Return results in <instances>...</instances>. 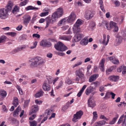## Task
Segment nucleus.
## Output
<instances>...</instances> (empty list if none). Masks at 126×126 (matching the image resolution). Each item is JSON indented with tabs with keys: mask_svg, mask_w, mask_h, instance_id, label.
I'll return each instance as SVG.
<instances>
[{
	"mask_svg": "<svg viewBox=\"0 0 126 126\" xmlns=\"http://www.w3.org/2000/svg\"><path fill=\"white\" fill-rule=\"evenodd\" d=\"M19 11V7L16 6H15L13 8L12 10V12L14 14L16 13Z\"/></svg>",
	"mask_w": 126,
	"mask_h": 126,
	"instance_id": "2f4dec72",
	"label": "nucleus"
},
{
	"mask_svg": "<svg viewBox=\"0 0 126 126\" xmlns=\"http://www.w3.org/2000/svg\"><path fill=\"white\" fill-rule=\"evenodd\" d=\"M88 43V40L86 37L84 38L80 42V44L82 46L86 45Z\"/></svg>",
	"mask_w": 126,
	"mask_h": 126,
	"instance_id": "cd10ccee",
	"label": "nucleus"
},
{
	"mask_svg": "<svg viewBox=\"0 0 126 126\" xmlns=\"http://www.w3.org/2000/svg\"><path fill=\"white\" fill-rule=\"evenodd\" d=\"M7 93L6 91L4 90L0 91V96L2 98H4L6 96Z\"/></svg>",
	"mask_w": 126,
	"mask_h": 126,
	"instance_id": "bb28decb",
	"label": "nucleus"
},
{
	"mask_svg": "<svg viewBox=\"0 0 126 126\" xmlns=\"http://www.w3.org/2000/svg\"><path fill=\"white\" fill-rule=\"evenodd\" d=\"M72 30L73 33L75 34H77L81 31L79 27L74 24Z\"/></svg>",
	"mask_w": 126,
	"mask_h": 126,
	"instance_id": "dca6fc26",
	"label": "nucleus"
},
{
	"mask_svg": "<svg viewBox=\"0 0 126 126\" xmlns=\"http://www.w3.org/2000/svg\"><path fill=\"white\" fill-rule=\"evenodd\" d=\"M26 48L25 46H23L21 47L18 48L16 49H15L14 50V53H16L18 52L19 51L22 50L23 49L25 48Z\"/></svg>",
	"mask_w": 126,
	"mask_h": 126,
	"instance_id": "e433bc0d",
	"label": "nucleus"
},
{
	"mask_svg": "<svg viewBox=\"0 0 126 126\" xmlns=\"http://www.w3.org/2000/svg\"><path fill=\"white\" fill-rule=\"evenodd\" d=\"M29 101L28 100H27L24 102V107L25 108L28 105Z\"/></svg>",
	"mask_w": 126,
	"mask_h": 126,
	"instance_id": "774afa93",
	"label": "nucleus"
},
{
	"mask_svg": "<svg viewBox=\"0 0 126 126\" xmlns=\"http://www.w3.org/2000/svg\"><path fill=\"white\" fill-rule=\"evenodd\" d=\"M31 110L29 112V114L31 115L33 113H36L39 110V108L37 105H34L32 106Z\"/></svg>",
	"mask_w": 126,
	"mask_h": 126,
	"instance_id": "9b49d317",
	"label": "nucleus"
},
{
	"mask_svg": "<svg viewBox=\"0 0 126 126\" xmlns=\"http://www.w3.org/2000/svg\"><path fill=\"white\" fill-rule=\"evenodd\" d=\"M119 116V115L118 114H116V117L114 118L113 119L110 121V122L109 123L110 125H113L114 124L116 121V120L117 118Z\"/></svg>",
	"mask_w": 126,
	"mask_h": 126,
	"instance_id": "7c9ffc66",
	"label": "nucleus"
},
{
	"mask_svg": "<svg viewBox=\"0 0 126 126\" xmlns=\"http://www.w3.org/2000/svg\"><path fill=\"white\" fill-rule=\"evenodd\" d=\"M105 62V59H103L101 60L100 63L99 65H104V63Z\"/></svg>",
	"mask_w": 126,
	"mask_h": 126,
	"instance_id": "13d9d810",
	"label": "nucleus"
},
{
	"mask_svg": "<svg viewBox=\"0 0 126 126\" xmlns=\"http://www.w3.org/2000/svg\"><path fill=\"white\" fill-rule=\"evenodd\" d=\"M48 14V12H44L41 13L40 16L42 17L46 16Z\"/></svg>",
	"mask_w": 126,
	"mask_h": 126,
	"instance_id": "603ef678",
	"label": "nucleus"
},
{
	"mask_svg": "<svg viewBox=\"0 0 126 126\" xmlns=\"http://www.w3.org/2000/svg\"><path fill=\"white\" fill-rule=\"evenodd\" d=\"M114 64H117L119 63V61L116 58L112 57H111L108 58Z\"/></svg>",
	"mask_w": 126,
	"mask_h": 126,
	"instance_id": "412c9836",
	"label": "nucleus"
},
{
	"mask_svg": "<svg viewBox=\"0 0 126 126\" xmlns=\"http://www.w3.org/2000/svg\"><path fill=\"white\" fill-rule=\"evenodd\" d=\"M105 89L104 87L101 86L99 88V91L101 92H103L104 91Z\"/></svg>",
	"mask_w": 126,
	"mask_h": 126,
	"instance_id": "338daca9",
	"label": "nucleus"
},
{
	"mask_svg": "<svg viewBox=\"0 0 126 126\" xmlns=\"http://www.w3.org/2000/svg\"><path fill=\"white\" fill-rule=\"evenodd\" d=\"M44 94V92L41 89L35 94V96L36 98L39 97H40L42 96Z\"/></svg>",
	"mask_w": 126,
	"mask_h": 126,
	"instance_id": "b1692460",
	"label": "nucleus"
},
{
	"mask_svg": "<svg viewBox=\"0 0 126 126\" xmlns=\"http://www.w3.org/2000/svg\"><path fill=\"white\" fill-rule=\"evenodd\" d=\"M99 68L101 70V71L102 72L104 71V65H99Z\"/></svg>",
	"mask_w": 126,
	"mask_h": 126,
	"instance_id": "0e129e2a",
	"label": "nucleus"
},
{
	"mask_svg": "<svg viewBox=\"0 0 126 126\" xmlns=\"http://www.w3.org/2000/svg\"><path fill=\"white\" fill-rule=\"evenodd\" d=\"M40 45L43 47H50L51 44L50 42H47L46 40H42L40 42Z\"/></svg>",
	"mask_w": 126,
	"mask_h": 126,
	"instance_id": "ddd939ff",
	"label": "nucleus"
},
{
	"mask_svg": "<svg viewBox=\"0 0 126 126\" xmlns=\"http://www.w3.org/2000/svg\"><path fill=\"white\" fill-rule=\"evenodd\" d=\"M52 83V80L50 79H48L47 81H45L43 85V89L45 91H48L51 89V86L49 84Z\"/></svg>",
	"mask_w": 126,
	"mask_h": 126,
	"instance_id": "423d86ee",
	"label": "nucleus"
},
{
	"mask_svg": "<svg viewBox=\"0 0 126 126\" xmlns=\"http://www.w3.org/2000/svg\"><path fill=\"white\" fill-rule=\"evenodd\" d=\"M29 1V0H25L24 1L21 2L19 4L20 6L25 5Z\"/></svg>",
	"mask_w": 126,
	"mask_h": 126,
	"instance_id": "79ce46f5",
	"label": "nucleus"
},
{
	"mask_svg": "<svg viewBox=\"0 0 126 126\" xmlns=\"http://www.w3.org/2000/svg\"><path fill=\"white\" fill-rule=\"evenodd\" d=\"M63 9L61 7L58 8L56 11L52 14L51 16L52 18L56 19L60 18L62 16L63 14Z\"/></svg>",
	"mask_w": 126,
	"mask_h": 126,
	"instance_id": "7ed1b4c3",
	"label": "nucleus"
},
{
	"mask_svg": "<svg viewBox=\"0 0 126 126\" xmlns=\"http://www.w3.org/2000/svg\"><path fill=\"white\" fill-rule=\"evenodd\" d=\"M13 6V3L10 1L5 8L0 9V18L2 19H5L7 18L8 12L11 10Z\"/></svg>",
	"mask_w": 126,
	"mask_h": 126,
	"instance_id": "f257e3e1",
	"label": "nucleus"
},
{
	"mask_svg": "<svg viewBox=\"0 0 126 126\" xmlns=\"http://www.w3.org/2000/svg\"><path fill=\"white\" fill-rule=\"evenodd\" d=\"M24 23L25 24H27L29 22L31 19V16L28 15H25L23 17Z\"/></svg>",
	"mask_w": 126,
	"mask_h": 126,
	"instance_id": "2eb2a0df",
	"label": "nucleus"
},
{
	"mask_svg": "<svg viewBox=\"0 0 126 126\" xmlns=\"http://www.w3.org/2000/svg\"><path fill=\"white\" fill-rule=\"evenodd\" d=\"M32 37L33 38L36 37L37 38H40V36L38 34H33Z\"/></svg>",
	"mask_w": 126,
	"mask_h": 126,
	"instance_id": "6e6d98bb",
	"label": "nucleus"
},
{
	"mask_svg": "<svg viewBox=\"0 0 126 126\" xmlns=\"http://www.w3.org/2000/svg\"><path fill=\"white\" fill-rule=\"evenodd\" d=\"M88 105L89 107L93 108L95 105V104L94 100L91 97L88 100Z\"/></svg>",
	"mask_w": 126,
	"mask_h": 126,
	"instance_id": "4468645a",
	"label": "nucleus"
},
{
	"mask_svg": "<svg viewBox=\"0 0 126 126\" xmlns=\"http://www.w3.org/2000/svg\"><path fill=\"white\" fill-rule=\"evenodd\" d=\"M121 35L123 37L126 39V31L122 32H121Z\"/></svg>",
	"mask_w": 126,
	"mask_h": 126,
	"instance_id": "5fc2aeb1",
	"label": "nucleus"
},
{
	"mask_svg": "<svg viewBox=\"0 0 126 126\" xmlns=\"http://www.w3.org/2000/svg\"><path fill=\"white\" fill-rule=\"evenodd\" d=\"M95 90L96 88L91 85L87 88L85 93L87 95H88L91 94L92 95H93L97 93Z\"/></svg>",
	"mask_w": 126,
	"mask_h": 126,
	"instance_id": "39448f33",
	"label": "nucleus"
},
{
	"mask_svg": "<svg viewBox=\"0 0 126 126\" xmlns=\"http://www.w3.org/2000/svg\"><path fill=\"white\" fill-rule=\"evenodd\" d=\"M115 5V7H118L120 4V3L117 0H112Z\"/></svg>",
	"mask_w": 126,
	"mask_h": 126,
	"instance_id": "c03bdc74",
	"label": "nucleus"
},
{
	"mask_svg": "<svg viewBox=\"0 0 126 126\" xmlns=\"http://www.w3.org/2000/svg\"><path fill=\"white\" fill-rule=\"evenodd\" d=\"M106 122L102 120L95 122L94 124V126H101L104 125Z\"/></svg>",
	"mask_w": 126,
	"mask_h": 126,
	"instance_id": "a878e982",
	"label": "nucleus"
},
{
	"mask_svg": "<svg viewBox=\"0 0 126 126\" xmlns=\"http://www.w3.org/2000/svg\"><path fill=\"white\" fill-rule=\"evenodd\" d=\"M66 21V19L65 18H64L61 19L59 22L58 25L59 26H60L62 24H64Z\"/></svg>",
	"mask_w": 126,
	"mask_h": 126,
	"instance_id": "a19ab883",
	"label": "nucleus"
},
{
	"mask_svg": "<svg viewBox=\"0 0 126 126\" xmlns=\"http://www.w3.org/2000/svg\"><path fill=\"white\" fill-rule=\"evenodd\" d=\"M59 39L62 40L69 41L70 40V38L69 36L63 35L60 36L59 37Z\"/></svg>",
	"mask_w": 126,
	"mask_h": 126,
	"instance_id": "5701e85b",
	"label": "nucleus"
},
{
	"mask_svg": "<svg viewBox=\"0 0 126 126\" xmlns=\"http://www.w3.org/2000/svg\"><path fill=\"white\" fill-rule=\"evenodd\" d=\"M93 119H96V118L97 117V114L96 111H94L93 112Z\"/></svg>",
	"mask_w": 126,
	"mask_h": 126,
	"instance_id": "4d7b16f0",
	"label": "nucleus"
},
{
	"mask_svg": "<svg viewBox=\"0 0 126 126\" xmlns=\"http://www.w3.org/2000/svg\"><path fill=\"white\" fill-rule=\"evenodd\" d=\"M69 106V103H68L66 105L63 107L62 110L63 111H65L66 110L68 109Z\"/></svg>",
	"mask_w": 126,
	"mask_h": 126,
	"instance_id": "49530a36",
	"label": "nucleus"
},
{
	"mask_svg": "<svg viewBox=\"0 0 126 126\" xmlns=\"http://www.w3.org/2000/svg\"><path fill=\"white\" fill-rule=\"evenodd\" d=\"M115 67L114 66H112L110 67V68L106 70V73L107 74L109 75L110 73L113 70H114L115 68Z\"/></svg>",
	"mask_w": 126,
	"mask_h": 126,
	"instance_id": "c756f323",
	"label": "nucleus"
},
{
	"mask_svg": "<svg viewBox=\"0 0 126 126\" xmlns=\"http://www.w3.org/2000/svg\"><path fill=\"white\" fill-rule=\"evenodd\" d=\"M83 113V112L81 110L77 112L76 114H74L72 121L75 122H76L77 119H79L81 118Z\"/></svg>",
	"mask_w": 126,
	"mask_h": 126,
	"instance_id": "1a4fd4ad",
	"label": "nucleus"
},
{
	"mask_svg": "<svg viewBox=\"0 0 126 126\" xmlns=\"http://www.w3.org/2000/svg\"><path fill=\"white\" fill-rule=\"evenodd\" d=\"M31 63L30 66L32 67H37L42 65L45 63L44 60L41 57L37 56L34 57L30 60Z\"/></svg>",
	"mask_w": 126,
	"mask_h": 126,
	"instance_id": "f03ea898",
	"label": "nucleus"
},
{
	"mask_svg": "<svg viewBox=\"0 0 126 126\" xmlns=\"http://www.w3.org/2000/svg\"><path fill=\"white\" fill-rule=\"evenodd\" d=\"M51 17V19L50 18V17H47L46 18V25L45 27V28H47L50 23L53 24L56 22V19H55L52 18V16Z\"/></svg>",
	"mask_w": 126,
	"mask_h": 126,
	"instance_id": "f8f14e48",
	"label": "nucleus"
},
{
	"mask_svg": "<svg viewBox=\"0 0 126 126\" xmlns=\"http://www.w3.org/2000/svg\"><path fill=\"white\" fill-rule=\"evenodd\" d=\"M18 100L17 98L15 97L13 101V104L15 107H16L18 104Z\"/></svg>",
	"mask_w": 126,
	"mask_h": 126,
	"instance_id": "4c0bfd02",
	"label": "nucleus"
},
{
	"mask_svg": "<svg viewBox=\"0 0 126 126\" xmlns=\"http://www.w3.org/2000/svg\"><path fill=\"white\" fill-rule=\"evenodd\" d=\"M54 47L56 50L61 51H64L68 49L67 47L61 42H59L55 44Z\"/></svg>",
	"mask_w": 126,
	"mask_h": 126,
	"instance_id": "20e7f679",
	"label": "nucleus"
},
{
	"mask_svg": "<svg viewBox=\"0 0 126 126\" xmlns=\"http://www.w3.org/2000/svg\"><path fill=\"white\" fill-rule=\"evenodd\" d=\"M98 75L97 74H94L92 75L89 79V82H91L95 80L98 78Z\"/></svg>",
	"mask_w": 126,
	"mask_h": 126,
	"instance_id": "6ab92c4d",
	"label": "nucleus"
},
{
	"mask_svg": "<svg viewBox=\"0 0 126 126\" xmlns=\"http://www.w3.org/2000/svg\"><path fill=\"white\" fill-rule=\"evenodd\" d=\"M50 1L51 3L53 4H56L58 2L59 0H56L53 1L50 0Z\"/></svg>",
	"mask_w": 126,
	"mask_h": 126,
	"instance_id": "e2e57ef3",
	"label": "nucleus"
},
{
	"mask_svg": "<svg viewBox=\"0 0 126 126\" xmlns=\"http://www.w3.org/2000/svg\"><path fill=\"white\" fill-rule=\"evenodd\" d=\"M21 109L19 106H18L16 110L14 111L13 116H16L18 115L19 113L21 112Z\"/></svg>",
	"mask_w": 126,
	"mask_h": 126,
	"instance_id": "393cba45",
	"label": "nucleus"
},
{
	"mask_svg": "<svg viewBox=\"0 0 126 126\" xmlns=\"http://www.w3.org/2000/svg\"><path fill=\"white\" fill-rule=\"evenodd\" d=\"M3 111L4 112H7V110L6 108V106L4 105L2 106V107Z\"/></svg>",
	"mask_w": 126,
	"mask_h": 126,
	"instance_id": "052dcab7",
	"label": "nucleus"
},
{
	"mask_svg": "<svg viewBox=\"0 0 126 126\" xmlns=\"http://www.w3.org/2000/svg\"><path fill=\"white\" fill-rule=\"evenodd\" d=\"M66 82L69 85L72 84L73 83L72 80L69 79H67L66 81Z\"/></svg>",
	"mask_w": 126,
	"mask_h": 126,
	"instance_id": "864d4df0",
	"label": "nucleus"
},
{
	"mask_svg": "<svg viewBox=\"0 0 126 126\" xmlns=\"http://www.w3.org/2000/svg\"><path fill=\"white\" fill-rule=\"evenodd\" d=\"M82 23V22L80 20H78L74 24L77 26H78L79 27L81 25Z\"/></svg>",
	"mask_w": 126,
	"mask_h": 126,
	"instance_id": "8fccbe9b",
	"label": "nucleus"
},
{
	"mask_svg": "<svg viewBox=\"0 0 126 126\" xmlns=\"http://www.w3.org/2000/svg\"><path fill=\"white\" fill-rule=\"evenodd\" d=\"M122 39L121 38H117L116 39V44L115 45L117 46L119 45L122 42Z\"/></svg>",
	"mask_w": 126,
	"mask_h": 126,
	"instance_id": "ea45409f",
	"label": "nucleus"
},
{
	"mask_svg": "<svg viewBox=\"0 0 126 126\" xmlns=\"http://www.w3.org/2000/svg\"><path fill=\"white\" fill-rule=\"evenodd\" d=\"M6 34L7 35H10L12 37H14L16 35V33L15 32H11L7 33Z\"/></svg>",
	"mask_w": 126,
	"mask_h": 126,
	"instance_id": "37998d69",
	"label": "nucleus"
},
{
	"mask_svg": "<svg viewBox=\"0 0 126 126\" xmlns=\"http://www.w3.org/2000/svg\"><path fill=\"white\" fill-rule=\"evenodd\" d=\"M30 124V126H36L37 124V122L34 120L32 122H29Z\"/></svg>",
	"mask_w": 126,
	"mask_h": 126,
	"instance_id": "a18cd8bd",
	"label": "nucleus"
},
{
	"mask_svg": "<svg viewBox=\"0 0 126 126\" xmlns=\"http://www.w3.org/2000/svg\"><path fill=\"white\" fill-rule=\"evenodd\" d=\"M94 14L91 11L88 10H86L84 14L85 18L88 20L91 19L94 16Z\"/></svg>",
	"mask_w": 126,
	"mask_h": 126,
	"instance_id": "0eeeda50",
	"label": "nucleus"
},
{
	"mask_svg": "<svg viewBox=\"0 0 126 126\" xmlns=\"http://www.w3.org/2000/svg\"><path fill=\"white\" fill-rule=\"evenodd\" d=\"M102 25L103 26H105L108 30H110V28L108 26V23L107 21H106L105 20L103 21L102 22Z\"/></svg>",
	"mask_w": 126,
	"mask_h": 126,
	"instance_id": "473e14b6",
	"label": "nucleus"
},
{
	"mask_svg": "<svg viewBox=\"0 0 126 126\" xmlns=\"http://www.w3.org/2000/svg\"><path fill=\"white\" fill-rule=\"evenodd\" d=\"M110 27H109L110 28V30L111 29L113 28L114 27L116 26V23L113 21H111L110 22Z\"/></svg>",
	"mask_w": 126,
	"mask_h": 126,
	"instance_id": "f704fd0d",
	"label": "nucleus"
},
{
	"mask_svg": "<svg viewBox=\"0 0 126 126\" xmlns=\"http://www.w3.org/2000/svg\"><path fill=\"white\" fill-rule=\"evenodd\" d=\"M25 9L27 11L29 10H37L38 9V8L34 7L32 6H29L27 7Z\"/></svg>",
	"mask_w": 126,
	"mask_h": 126,
	"instance_id": "72a5a7b5",
	"label": "nucleus"
},
{
	"mask_svg": "<svg viewBox=\"0 0 126 126\" xmlns=\"http://www.w3.org/2000/svg\"><path fill=\"white\" fill-rule=\"evenodd\" d=\"M75 73L76 75L78 76L82 81H84L85 78L84 75L82 72L81 68H79V70H76Z\"/></svg>",
	"mask_w": 126,
	"mask_h": 126,
	"instance_id": "6e6552de",
	"label": "nucleus"
},
{
	"mask_svg": "<svg viewBox=\"0 0 126 126\" xmlns=\"http://www.w3.org/2000/svg\"><path fill=\"white\" fill-rule=\"evenodd\" d=\"M109 79V80L112 81L116 82L119 79V77L118 76H112L110 77Z\"/></svg>",
	"mask_w": 126,
	"mask_h": 126,
	"instance_id": "aec40b11",
	"label": "nucleus"
},
{
	"mask_svg": "<svg viewBox=\"0 0 126 126\" xmlns=\"http://www.w3.org/2000/svg\"><path fill=\"white\" fill-rule=\"evenodd\" d=\"M94 84V86L95 88H96V87H97V86H98L99 84L100 83L99 82H98V81H96L95 82H93L91 84V85Z\"/></svg>",
	"mask_w": 126,
	"mask_h": 126,
	"instance_id": "3c124183",
	"label": "nucleus"
},
{
	"mask_svg": "<svg viewBox=\"0 0 126 126\" xmlns=\"http://www.w3.org/2000/svg\"><path fill=\"white\" fill-rule=\"evenodd\" d=\"M117 71L120 72L122 71V74H126V67L122 65L118 68L117 69Z\"/></svg>",
	"mask_w": 126,
	"mask_h": 126,
	"instance_id": "a211bd4d",
	"label": "nucleus"
},
{
	"mask_svg": "<svg viewBox=\"0 0 126 126\" xmlns=\"http://www.w3.org/2000/svg\"><path fill=\"white\" fill-rule=\"evenodd\" d=\"M99 4L100 8L102 11L104 13L105 12V10L104 9L103 5V2L102 0H100L99 1Z\"/></svg>",
	"mask_w": 126,
	"mask_h": 126,
	"instance_id": "c9c22d12",
	"label": "nucleus"
},
{
	"mask_svg": "<svg viewBox=\"0 0 126 126\" xmlns=\"http://www.w3.org/2000/svg\"><path fill=\"white\" fill-rule=\"evenodd\" d=\"M7 38V37L5 36H2L0 37V44L5 41Z\"/></svg>",
	"mask_w": 126,
	"mask_h": 126,
	"instance_id": "58836bf2",
	"label": "nucleus"
},
{
	"mask_svg": "<svg viewBox=\"0 0 126 126\" xmlns=\"http://www.w3.org/2000/svg\"><path fill=\"white\" fill-rule=\"evenodd\" d=\"M95 26V23L93 22H91L89 25V27L90 28L92 29Z\"/></svg>",
	"mask_w": 126,
	"mask_h": 126,
	"instance_id": "de8ad7c7",
	"label": "nucleus"
},
{
	"mask_svg": "<svg viewBox=\"0 0 126 126\" xmlns=\"http://www.w3.org/2000/svg\"><path fill=\"white\" fill-rule=\"evenodd\" d=\"M110 38V36L108 35L107 36V40L106 41V35L105 34H103V40L102 42V44H103L104 45L106 46L107 45L108 43L109 40Z\"/></svg>",
	"mask_w": 126,
	"mask_h": 126,
	"instance_id": "f3484780",
	"label": "nucleus"
},
{
	"mask_svg": "<svg viewBox=\"0 0 126 126\" xmlns=\"http://www.w3.org/2000/svg\"><path fill=\"white\" fill-rule=\"evenodd\" d=\"M76 15L74 12H72L66 19V21L69 23H71L74 21L76 18Z\"/></svg>",
	"mask_w": 126,
	"mask_h": 126,
	"instance_id": "9d476101",
	"label": "nucleus"
},
{
	"mask_svg": "<svg viewBox=\"0 0 126 126\" xmlns=\"http://www.w3.org/2000/svg\"><path fill=\"white\" fill-rule=\"evenodd\" d=\"M22 27V26L21 25H19L18 26H17L16 28V29L18 31H20L21 30Z\"/></svg>",
	"mask_w": 126,
	"mask_h": 126,
	"instance_id": "680f3d73",
	"label": "nucleus"
},
{
	"mask_svg": "<svg viewBox=\"0 0 126 126\" xmlns=\"http://www.w3.org/2000/svg\"><path fill=\"white\" fill-rule=\"evenodd\" d=\"M110 97V94L108 93H106L105 96L103 98L104 99H106L109 98Z\"/></svg>",
	"mask_w": 126,
	"mask_h": 126,
	"instance_id": "bf43d9fd",
	"label": "nucleus"
},
{
	"mask_svg": "<svg viewBox=\"0 0 126 126\" xmlns=\"http://www.w3.org/2000/svg\"><path fill=\"white\" fill-rule=\"evenodd\" d=\"M36 114H33L32 116L29 118L30 120H32L36 117Z\"/></svg>",
	"mask_w": 126,
	"mask_h": 126,
	"instance_id": "69168bd1",
	"label": "nucleus"
},
{
	"mask_svg": "<svg viewBox=\"0 0 126 126\" xmlns=\"http://www.w3.org/2000/svg\"><path fill=\"white\" fill-rule=\"evenodd\" d=\"M63 81H61L59 82L58 85L56 87V89H58L60 88L63 85Z\"/></svg>",
	"mask_w": 126,
	"mask_h": 126,
	"instance_id": "09e8293b",
	"label": "nucleus"
},
{
	"mask_svg": "<svg viewBox=\"0 0 126 126\" xmlns=\"http://www.w3.org/2000/svg\"><path fill=\"white\" fill-rule=\"evenodd\" d=\"M75 37L76 38L77 40L76 41H78L83 38L84 37V35L82 34L78 33L77 34H75Z\"/></svg>",
	"mask_w": 126,
	"mask_h": 126,
	"instance_id": "4be33fe9",
	"label": "nucleus"
},
{
	"mask_svg": "<svg viewBox=\"0 0 126 126\" xmlns=\"http://www.w3.org/2000/svg\"><path fill=\"white\" fill-rule=\"evenodd\" d=\"M87 86L86 85H84L83 86L81 89L77 94V96L78 97H79L81 96L83 91L86 88Z\"/></svg>",
	"mask_w": 126,
	"mask_h": 126,
	"instance_id": "c85d7f7f",
	"label": "nucleus"
}]
</instances>
